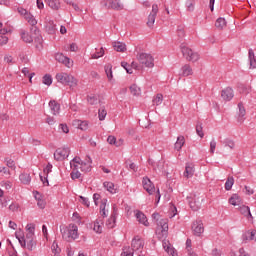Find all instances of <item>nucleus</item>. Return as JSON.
Here are the masks:
<instances>
[{
  "mask_svg": "<svg viewBox=\"0 0 256 256\" xmlns=\"http://www.w3.org/2000/svg\"><path fill=\"white\" fill-rule=\"evenodd\" d=\"M105 207H107V199H103L101 201L100 213L102 217H107V211L105 210Z\"/></svg>",
  "mask_w": 256,
  "mask_h": 256,
  "instance_id": "nucleus-47",
  "label": "nucleus"
},
{
  "mask_svg": "<svg viewBox=\"0 0 256 256\" xmlns=\"http://www.w3.org/2000/svg\"><path fill=\"white\" fill-rule=\"evenodd\" d=\"M191 229L193 235H195L196 237H201V234L205 233V226L203 225V221L201 220H195L192 223Z\"/></svg>",
  "mask_w": 256,
  "mask_h": 256,
  "instance_id": "nucleus-10",
  "label": "nucleus"
},
{
  "mask_svg": "<svg viewBox=\"0 0 256 256\" xmlns=\"http://www.w3.org/2000/svg\"><path fill=\"white\" fill-rule=\"evenodd\" d=\"M15 237L21 247H26L28 251H33L37 246V242H35V224L26 225V236L23 234V230L19 229L15 232Z\"/></svg>",
  "mask_w": 256,
  "mask_h": 256,
  "instance_id": "nucleus-1",
  "label": "nucleus"
},
{
  "mask_svg": "<svg viewBox=\"0 0 256 256\" xmlns=\"http://www.w3.org/2000/svg\"><path fill=\"white\" fill-rule=\"evenodd\" d=\"M64 49L65 51H71L72 53H77L79 51V46L77 45V43H71Z\"/></svg>",
  "mask_w": 256,
  "mask_h": 256,
  "instance_id": "nucleus-46",
  "label": "nucleus"
},
{
  "mask_svg": "<svg viewBox=\"0 0 256 256\" xmlns=\"http://www.w3.org/2000/svg\"><path fill=\"white\" fill-rule=\"evenodd\" d=\"M157 13H159V5L153 4L152 11L148 16V21H147L148 27H153V25L155 24V18L157 17Z\"/></svg>",
  "mask_w": 256,
  "mask_h": 256,
  "instance_id": "nucleus-14",
  "label": "nucleus"
},
{
  "mask_svg": "<svg viewBox=\"0 0 256 256\" xmlns=\"http://www.w3.org/2000/svg\"><path fill=\"white\" fill-rule=\"evenodd\" d=\"M107 143H109V145H114V147H122L124 141L123 139L117 140L115 136H108Z\"/></svg>",
  "mask_w": 256,
  "mask_h": 256,
  "instance_id": "nucleus-30",
  "label": "nucleus"
},
{
  "mask_svg": "<svg viewBox=\"0 0 256 256\" xmlns=\"http://www.w3.org/2000/svg\"><path fill=\"white\" fill-rule=\"evenodd\" d=\"M34 44H35V48L38 51H42L43 50V36H41V32H39L38 29L34 30Z\"/></svg>",
  "mask_w": 256,
  "mask_h": 256,
  "instance_id": "nucleus-16",
  "label": "nucleus"
},
{
  "mask_svg": "<svg viewBox=\"0 0 256 256\" xmlns=\"http://www.w3.org/2000/svg\"><path fill=\"white\" fill-rule=\"evenodd\" d=\"M162 245L166 253H168V255L177 256V250H175V248L173 247V245H171L169 240H163Z\"/></svg>",
  "mask_w": 256,
  "mask_h": 256,
  "instance_id": "nucleus-20",
  "label": "nucleus"
},
{
  "mask_svg": "<svg viewBox=\"0 0 256 256\" xmlns=\"http://www.w3.org/2000/svg\"><path fill=\"white\" fill-rule=\"evenodd\" d=\"M91 165H93L91 156H86L84 161L79 157H75L70 161V167L72 169L71 179L75 180L81 178V172L79 169L82 171V173H89V171H91Z\"/></svg>",
  "mask_w": 256,
  "mask_h": 256,
  "instance_id": "nucleus-2",
  "label": "nucleus"
},
{
  "mask_svg": "<svg viewBox=\"0 0 256 256\" xmlns=\"http://www.w3.org/2000/svg\"><path fill=\"white\" fill-rule=\"evenodd\" d=\"M137 59L141 67H147L148 69L155 67V59L151 54L140 53L138 54Z\"/></svg>",
  "mask_w": 256,
  "mask_h": 256,
  "instance_id": "nucleus-7",
  "label": "nucleus"
},
{
  "mask_svg": "<svg viewBox=\"0 0 256 256\" xmlns=\"http://www.w3.org/2000/svg\"><path fill=\"white\" fill-rule=\"evenodd\" d=\"M196 132H197V135H199V137H201L203 139L205 134L203 133V126L202 125H197L196 126Z\"/></svg>",
  "mask_w": 256,
  "mask_h": 256,
  "instance_id": "nucleus-61",
  "label": "nucleus"
},
{
  "mask_svg": "<svg viewBox=\"0 0 256 256\" xmlns=\"http://www.w3.org/2000/svg\"><path fill=\"white\" fill-rule=\"evenodd\" d=\"M116 221H117V213L113 212L111 217L106 221V227L108 229H113V227H115Z\"/></svg>",
  "mask_w": 256,
  "mask_h": 256,
  "instance_id": "nucleus-36",
  "label": "nucleus"
},
{
  "mask_svg": "<svg viewBox=\"0 0 256 256\" xmlns=\"http://www.w3.org/2000/svg\"><path fill=\"white\" fill-rule=\"evenodd\" d=\"M105 55V50L103 48H100L98 52L91 55V59H99Z\"/></svg>",
  "mask_w": 256,
  "mask_h": 256,
  "instance_id": "nucleus-52",
  "label": "nucleus"
},
{
  "mask_svg": "<svg viewBox=\"0 0 256 256\" xmlns=\"http://www.w3.org/2000/svg\"><path fill=\"white\" fill-rule=\"evenodd\" d=\"M135 217L141 225H144V227H149V220H147V216L143 214L141 211H137L135 214Z\"/></svg>",
  "mask_w": 256,
  "mask_h": 256,
  "instance_id": "nucleus-21",
  "label": "nucleus"
},
{
  "mask_svg": "<svg viewBox=\"0 0 256 256\" xmlns=\"http://www.w3.org/2000/svg\"><path fill=\"white\" fill-rule=\"evenodd\" d=\"M4 63H8V65H13V63H15V58H13V56L6 54L4 56Z\"/></svg>",
  "mask_w": 256,
  "mask_h": 256,
  "instance_id": "nucleus-54",
  "label": "nucleus"
},
{
  "mask_svg": "<svg viewBox=\"0 0 256 256\" xmlns=\"http://www.w3.org/2000/svg\"><path fill=\"white\" fill-rule=\"evenodd\" d=\"M46 205H47V202H45V199H44V198H43L42 200H38V201H37V206H38L40 209H43Z\"/></svg>",
  "mask_w": 256,
  "mask_h": 256,
  "instance_id": "nucleus-64",
  "label": "nucleus"
},
{
  "mask_svg": "<svg viewBox=\"0 0 256 256\" xmlns=\"http://www.w3.org/2000/svg\"><path fill=\"white\" fill-rule=\"evenodd\" d=\"M153 103L156 106L161 105L163 103V94H157L153 99Z\"/></svg>",
  "mask_w": 256,
  "mask_h": 256,
  "instance_id": "nucleus-51",
  "label": "nucleus"
},
{
  "mask_svg": "<svg viewBox=\"0 0 256 256\" xmlns=\"http://www.w3.org/2000/svg\"><path fill=\"white\" fill-rule=\"evenodd\" d=\"M19 180L23 185H29V183H31V175L28 173H22L19 176Z\"/></svg>",
  "mask_w": 256,
  "mask_h": 256,
  "instance_id": "nucleus-40",
  "label": "nucleus"
},
{
  "mask_svg": "<svg viewBox=\"0 0 256 256\" xmlns=\"http://www.w3.org/2000/svg\"><path fill=\"white\" fill-rule=\"evenodd\" d=\"M244 239H246V241H256V231L252 230V231H248L244 234Z\"/></svg>",
  "mask_w": 256,
  "mask_h": 256,
  "instance_id": "nucleus-44",
  "label": "nucleus"
},
{
  "mask_svg": "<svg viewBox=\"0 0 256 256\" xmlns=\"http://www.w3.org/2000/svg\"><path fill=\"white\" fill-rule=\"evenodd\" d=\"M201 205H203V198H194L190 202V207L193 211H199V209H201Z\"/></svg>",
  "mask_w": 256,
  "mask_h": 256,
  "instance_id": "nucleus-26",
  "label": "nucleus"
},
{
  "mask_svg": "<svg viewBox=\"0 0 256 256\" xmlns=\"http://www.w3.org/2000/svg\"><path fill=\"white\" fill-rule=\"evenodd\" d=\"M228 203H230V205H233L234 207H237L239 205H242L243 199H241V197L238 194H233L229 198Z\"/></svg>",
  "mask_w": 256,
  "mask_h": 256,
  "instance_id": "nucleus-27",
  "label": "nucleus"
},
{
  "mask_svg": "<svg viewBox=\"0 0 256 256\" xmlns=\"http://www.w3.org/2000/svg\"><path fill=\"white\" fill-rule=\"evenodd\" d=\"M1 187H4L5 189L9 190L11 187H13V182L7 180L1 182Z\"/></svg>",
  "mask_w": 256,
  "mask_h": 256,
  "instance_id": "nucleus-56",
  "label": "nucleus"
},
{
  "mask_svg": "<svg viewBox=\"0 0 256 256\" xmlns=\"http://www.w3.org/2000/svg\"><path fill=\"white\" fill-rule=\"evenodd\" d=\"M59 131L61 133H69V126H67V124H60L59 125Z\"/></svg>",
  "mask_w": 256,
  "mask_h": 256,
  "instance_id": "nucleus-60",
  "label": "nucleus"
},
{
  "mask_svg": "<svg viewBox=\"0 0 256 256\" xmlns=\"http://www.w3.org/2000/svg\"><path fill=\"white\" fill-rule=\"evenodd\" d=\"M69 153H71L69 147L58 148L54 152V159L55 161H65L69 157Z\"/></svg>",
  "mask_w": 256,
  "mask_h": 256,
  "instance_id": "nucleus-9",
  "label": "nucleus"
},
{
  "mask_svg": "<svg viewBox=\"0 0 256 256\" xmlns=\"http://www.w3.org/2000/svg\"><path fill=\"white\" fill-rule=\"evenodd\" d=\"M133 248L125 246L122 250L121 256H133Z\"/></svg>",
  "mask_w": 256,
  "mask_h": 256,
  "instance_id": "nucleus-50",
  "label": "nucleus"
},
{
  "mask_svg": "<svg viewBox=\"0 0 256 256\" xmlns=\"http://www.w3.org/2000/svg\"><path fill=\"white\" fill-rule=\"evenodd\" d=\"M17 12L19 13V15H21L24 19L28 16V14L30 13L29 11H27L25 8L23 7H19L17 9Z\"/></svg>",
  "mask_w": 256,
  "mask_h": 256,
  "instance_id": "nucleus-55",
  "label": "nucleus"
},
{
  "mask_svg": "<svg viewBox=\"0 0 256 256\" xmlns=\"http://www.w3.org/2000/svg\"><path fill=\"white\" fill-rule=\"evenodd\" d=\"M215 27H217L220 31H222V29L227 27V21L225 20V18H218L215 22Z\"/></svg>",
  "mask_w": 256,
  "mask_h": 256,
  "instance_id": "nucleus-41",
  "label": "nucleus"
},
{
  "mask_svg": "<svg viewBox=\"0 0 256 256\" xmlns=\"http://www.w3.org/2000/svg\"><path fill=\"white\" fill-rule=\"evenodd\" d=\"M180 51L184 59H186V61H189L190 63H197V61L201 59V56L196 51L191 49V47H189L187 44H181Z\"/></svg>",
  "mask_w": 256,
  "mask_h": 256,
  "instance_id": "nucleus-6",
  "label": "nucleus"
},
{
  "mask_svg": "<svg viewBox=\"0 0 256 256\" xmlns=\"http://www.w3.org/2000/svg\"><path fill=\"white\" fill-rule=\"evenodd\" d=\"M45 31L49 33V35H55V31H57V26L53 20H49L45 24Z\"/></svg>",
  "mask_w": 256,
  "mask_h": 256,
  "instance_id": "nucleus-28",
  "label": "nucleus"
},
{
  "mask_svg": "<svg viewBox=\"0 0 256 256\" xmlns=\"http://www.w3.org/2000/svg\"><path fill=\"white\" fill-rule=\"evenodd\" d=\"M248 55H249V61H250V69H256V58H255V52H253V49L249 50Z\"/></svg>",
  "mask_w": 256,
  "mask_h": 256,
  "instance_id": "nucleus-39",
  "label": "nucleus"
},
{
  "mask_svg": "<svg viewBox=\"0 0 256 256\" xmlns=\"http://www.w3.org/2000/svg\"><path fill=\"white\" fill-rule=\"evenodd\" d=\"M240 213L241 215H244V217H246L249 221H252L253 215H251V209L249 208V206H240Z\"/></svg>",
  "mask_w": 256,
  "mask_h": 256,
  "instance_id": "nucleus-31",
  "label": "nucleus"
},
{
  "mask_svg": "<svg viewBox=\"0 0 256 256\" xmlns=\"http://www.w3.org/2000/svg\"><path fill=\"white\" fill-rule=\"evenodd\" d=\"M0 173H3L5 177H9V175H11V171H9L5 166H0Z\"/></svg>",
  "mask_w": 256,
  "mask_h": 256,
  "instance_id": "nucleus-58",
  "label": "nucleus"
},
{
  "mask_svg": "<svg viewBox=\"0 0 256 256\" xmlns=\"http://www.w3.org/2000/svg\"><path fill=\"white\" fill-rule=\"evenodd\" d=\"M143 66H141V64L137 63V62H132L131 63V66H130V69H135V71H141Z\"/></svg>",
  "mask_w": 256,
  "mask_h": 256,
  "instance_id": "nucleus-59",
  "label": "nucleus"
},
{
  "mask_svg": "<svg viewBox=\"0 0 256 256\" xmlns=\"http://www.w3.org/2000/svg\"><path fill=\"white\" fill-rule=\"evenodd\" d=\"M129 91L133 97L141 96V87H139L137 84L130 85Z\"/></svg>",
  "mask_w": 256,
  "mask_h": 256,
  "instance_id": "nucleus-35",
  "label": "nucleus"
},
{
  "mask_svg": "<svg viewBox=\"0 0 256 256\" xmlns=\"http://www.w3.org/2000/svg\"><path fill=\"white\" fill-rule=\"evenodd\" d=\"M55 79L58 83H61L62 85H69L70 89H74V87H77L79 83V80H77L75 76L67 72L57 73Z\"/></svg>",
  "mask_w": 256,
  "mask_h": 256,
  "instance_id": "nucleus-5",
  "label": "nucleus"
},
{
  "mask_svg": "<svg viewBox=\"0 0 256 256\" xmlns=\"http://www.w3.org/2000/svg\"><path fill=\"white\" fill-rule=\"evenodd\" d=\"M221 97L224 101H231L233 97H235V92L233 91V88L226 87L221 91Z\"/></svg>",
  "mask_w": 256,
  "mask_h": 256,
  "instance_id": "nucleus-18",
  "label": "nucleus"
},
{
  "mask_svg": "<svg viewBox=\"0 0 256 256\" xmlns=\"http://www.w3.org/2000/svg\"><path fill=\"white\" fill-rule=\"evenodd\" d=\"M183 145H185V136H178L177 141L174 144V149H176V151H181Z\"/></svg>",
  "mask_w": 256,
  "mask_h": 256,
  "instance_id": "nucleus-38",
  "label": "nucleus"
},
{
  "mask_svg": "<svg viewBox=\"0 0 256 256\" xmlns=\"http://www.w3.org/2000/svg\"><path fill=\"white\" fill-rule=\"evenodd\" d=\"M9 33H13L12 28L0 29V47H3V45H7V43H9V37L6 36Z\"/></svg>",
  "mask_w": 256,
  "mask_h": 256,
  "instance_id": "nucleus-15",
  "label": "nucleus"
},
{
  "mask_svg": "<svg viewBox=\"0 0 256 256\" xmlns=\"http://www.w3.org/2000/svg\"><path fill=\"white\" fill-rule=\"evenodd\" d=\"M152 218L157 221L156 235L158 239H165L169 233L168 220L161 218L159 213L152 214Z\"/></svg>",
  "mask_w": 256,
  "mask_h": 256,
  "instance_id": "nucleus-3",
  "label": "nucleus"
},
{
  "mask_svg": "<svg viewBox=\"0 0 256 256\" xmlns=\"http://www.w3.org/2000/svg\"><path fill=\"white\" fill-rule=\"evenodd\" d=\"M49 107L52 115H59V111L61 109V106L59 105V103H57L55 100H52L49 102Z\"/></svg>",
  "mask_w": 256,
  "mask_h": 256,
  "instance_id": "nucleus-33",
  "label": "nucleus"
},
{
  "mask_svg": "<svg viewBox=\"0 0 256 256\" xmlns=\"http://www.w3.org/2000/svg\"><path fill=\"white\" fill-rule=\"evenodd\" d=\"M233 185H235V178L232 176L228 177L226 183H225V189L226 191H231Z\"/></svg>",
  "mask_w": 256,
  "mask_h": 256,
  "instance_id": "nucleus-45",
  "label": "nucleus"
},
{
  "mask_svg": "<svg viewBox=\"0 0 256 256\" xmlns=\"http://www.w3.org/2000/svg\"><path fill=\"white\" fill-rule=\"evenodd\" d=\"M9 209L10 211H19V204L18 203H12L10 206H9Z\"/></svg>",
  "mask_w": 256,
  "mask_h": 256,
  "instance_id": "nucleus-63",
  "label": "nucleus"
},
{
  "mask_svg": "<svg viewBox=\"0 0 256 256\" xmlns=\"http://www.w3.org/2000/svg\"><path fill=\"white\" fill-rule=\"evenodd\" d=\"M215 149H217V141L215 139H212L210 141V153L213 155L215 153Z\"/></svg>",
  "mask_w": 256,
  "mask_h": 256,
  "instance_id": "nucleus-57",
  "label": "nucleus"
},
{
  "mask_svg": "<svg viewBox=\"0 0 256 256\" xmlns=\"http://www.w3.org/2000/svg\"><path fill=\"white\" fill-rule=\"evenodd\" d=\"M73 125L74 127H77V129H81V131H87L89 129L88 121L74 120Z\"/></svg>",
  "mask_w": 256,
  "mask_h": 256,
  "instance_id": "nucleus-24",
  "label": "nucleus"
},
{
  "mask_svg": "<svg viewBox=\"0 0 256 256\" xmlns=\"http://www.w3.org/2000/svg\"><path fill=\"white\" fill-rule=\"evenodd\" d=\"M145 246V242L141 237L136 236L132 240V251H135V253H141L143 251V247Z\"/></svg>",
  "mask_w": 256,
  "mask_h": 256,
  "instance_id": "nucleus-13",
  "label": "nucleus"
},
{
  "mask_svg": "<svg viewBox=\"0 0 256 256\" xmlns=\"http://www.w3.org/2000/svg\"><path fill=\"white\" fill-rule=\"evenodd\" d=\"M55 59L58 63L65 65V67H67V69H71V67H73V60H71L69 57L63 55V53H61V52H58L55 54Z\"/></svg>",
  "mask_w": 256,
  "mask_h": 256,
  "instance_id": "nucleus-11",
  "label": "nucleus"
},
{
  "mask_svg": "<svg viewBox=\"0 0 256 256\" xmlns=\"http://www.w3.org/2000/svg\"><path fill=\"white\" fill-rule=\"evenodd\" d=\"M35 38V36H32L31 34H29V32L22 30L21 31V39L25 42V43H33V39Z\"/></svg>",
  "mask_w": 256,
  "mask_h": 256,
  "instance_id": "nucleus-37",
  "label": "nucleus"
},
{
  "mask_svg": "<svg viewBox=\"0 0 256 256\" xmlns=\"http://www.w3.org/2000/svg\"><path fill=\"white\" fill-rule=\"evenodd\" d=\"M45 3L50 7V9H53V11H59L61 9V2L59 0H44Z\"/></svg>",
  "mask_w": 256,
  "mask_h": 256,
  "instance_id": "nucleus-29",
  "label": "nucleus"
},
{
  "mask_svg": "<svg viewBox=\"0 0 256 256\" xmlns=\"http://www.w3.org/2000/svg\"><path fill=\"white\" fill-rule=\"evenodd\" d=\"M98 117L99 121H105V118L107 117V109H105V107H101L98 110Z\"/></svg>",
  "mask_w": 256,
  "mask_h": 256,
  "instance_id": "nucleus-48",
  "label": "nucleus"
},
{
  "mask_svg": "<svg viewBox=\"0 0 256 256\" xmlns=\"http://www.w3.org/2000/svg\"><path fill=\"white\" fill-rule=\"evenodd\" d=\"M103 186L106 188L108 193L115 195L117 193V186L113 182H104Z\"/></svg>",
  "mask_w": 256,
  "mask_h": 256,
  "instance_id": "nucleus-34",
  "label": "nucleus"
},
{
  "mask_svg": "<svg viewBox=\"0 0 256 256\" xmlns=\"http://www.w3.org/2000/svg\"><path fill=\"white\" fill-rule=\"evenodd\" d=\"M60 231L64 241H75V239H79V227H77L75 224L63 226L60 228Z\"/></svg>",
  "mask_w": 256,
  "mask_h": 256,
  "instance_id": "nucleus-4",
  "label": "nucleus"
},
{
  "mask_svg": "<svg viewBox=\"0 0 256 256\" xmlns=\"http://www.w3.org/2000/svg\"><path fill=\"white\" fill-rule=\"evenodd\" d=\"M42 83L43 85H47V87H51L53 85V76L50 74H46L42 77Z\"/></svg>",
  "mask_w": 256,
  "mask_h": 256,
  "instance_id": "nucleus-43",
  "label": "nucleus"
},
{
  "mask_svg": "<svg viewBox=\"0 0 256 256\" xmlns=\"http://www.w3.org/2000/svg\"><path fill=\"white\" fill-rule=\"evenodd\" d=\"M33 196H34V199H36L37 201L43 200V194L39 193L38 191H34Z\"/></svg>",
  "mask_w": 256,
  "mask_h": 256,
  "instance_id": "nucleus-62",
  "label": "nucleus"
},
{
  "mask_svg": "<svg viewBox=\"0 0 256 256\" xmlns=\"http://www.w3.org/2000/svg\"><path fill=\"white\" fill-rule=\"evenodd\" d=\"M101 6L105 9H114V11H123V3L119 0H103Z\"/></svg>",
  "mask_w": 256,
  "mask_h": 256,
  "instance_id": "nucleus-8",
  "label": "nucleus"
},
{
  "mask_svg": "<svg viewBox=\"0 0 256 256\" xmlns=\"http://www.w3.org/2000/svg\"><path fill=\"white\" fill-rule=\"evenodd\" d=\"M24 19L29 25H31V27H35L38 23L37 18H35L31 12Z\"/></svg>",
  "mask_w": 256,
  "mask_h": 256,
  "instance_id": "nucleus-42",
  "label": "nucleus"
},
{
  "mask_svg": "<svg viewBox=\"0 0 256 256\" xmlns=\"http://www.w3.org/2000/svg\"><path fill=\"white\" fill-rule=\"evenodd\" d=\"M106 77L108 79V83H115V79L113 77V65L107 64L105 67Z\"/></svg>",
  "mask_w": 256,
  "mask_h": 256,
  "instance_id": "nucleus-22",
  "label": "nucleus"
},
{
  "mask_svg": "<svg viewBox=\"0 0 256 256\" xmlns=\"http://www.w3.org/2000/svg\"><path fill=\"white\" fill-rule=\"evenodd\" d=\"M195 75L193 67L190 64H184L180 69V77H191Z\"/></svg>",
  "mask_w": 256,
  "mask_h": 256,
  "instance_id": "nucleus-17",
  "label": "nucleus"
},
{
  "mask_svg": "<svg viewBox=\"0 0 256 256\" xmlns=\"http://www.w3.org/2000/svg\"><path fill=\"white\" fill-rule=\"evenodd\" d=\"M238 91L242 95H249V93H251V87L245 86V85H241V86H239Z\"/></svg>",
  "mask_w": 256,
  "mask_h": 256,
  "instance_id": "nucleus-49",
  "label": "nucleus"
},
{
  "mask_svg": "<svg viewBox=\"0 0 256 256\" xmlns=\"http://www.w3.org/2000/svg\"><path fill=\"white\" fill-rule=\"evenodd\" d=\"M93 231H95V233H103V218L99 217L94 221Z\"/></svg>",
  "mask_w": 256,
  "mask_h": 256,
  "instance_id": "nucleus-25",
  "label": "nucleus"
},
{
  "mask_svg": "<svg viewBox=\"0 0 256 256\" xmlns=\"http://www.w3.org/2000/svg\"><path fill=\"white\" fill-rule=\"evenodd\" d=\"M142 186L143 189H145V191L150 194V195H155V184H153V182L151 181V179H149L148 177H144L142 179Z\"/></svg>",
  "mask_w": 256,
  "mask_h": 256,
  "instance_id": "nucleus-12",
  "label": "nucleus"
},
{
  "mask_svg": "<svg viewBox=\"0 0 256 256\" xmlns=\"http://www.w3.org/2000/svg\"><path fill=\"white\" fill-rule=\"evenodd\" d=\"M238 118L237 121L238 123H243L245 121V115H246V110L245 106H243V103L238 104Z\"/></svg>",
  "mask_w": 256,
  "mask_h": 256,
  "instance_id": "nucleus-23",
  "label": "nucleus"
},
{
  "mask_svg": "<svg viewBox=\"0 0 256 256\" xmlns=\"http://www.w3.org/2000/svg\"><path fill=\"white\" fill-rule=\"evenodd\" d=\"M113 49L118 53H125L127 51V45L123 42H113Z\"/></svg>",
  "mask_w": 256,
  "mask_h": 256,
  "instance_id": "nucleus-32",
  "label": "nucleus"
},
{
  "mask_svg": "<svg viewBox=\"0 0 256 256\" xmlns=\"http://www.w3.org/2000/svg\"><path fill=\"white\" fill-rule=\"evenodd\" d=\"M121 67H123V69H125L126 73H128L129 75H133V69L127 62H122Z\"/></svg>",
  "mask_w": 256,
  "mask_h": 256,
  "instance_id": "nucleus-53",
  "label": "nucleus"
},
{
  "mask_svg": "<svg viewBox=\"0 0 256 256\" xmlns=\"http://www.w3.org/2000/svg\"><path fill=\"white\" fill-rule=\"evenodd\" d=\"M183 175L186 179H191L195 175V164L191 162L186 163Z\"/></svg>",
  "mask_w": 256,
  "mask_h": 256,
  "instance_id": "nucleus-19",
  "label": "nucleus"
}]
</instances>
